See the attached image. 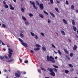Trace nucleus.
I'll use <instances>...</instances> for the list:
<instances>
[{"instance_id":"nucleus-1","label":"nucleus","mask_w":78,"mask_h":78,"mask_svg":"<svg viewBox=\"0 0 78 78\" xmlns=\"http://www.w3.org/2000/svg\"><path fill=\"white\" fill-rule=\"evenodd\" d=\"M47 59L48 61H51L53 63L55 62V61L54 60V58L51 56L49 57V56H47Z\"/></svg>"},{"instance_id":"nucleus-2","label":"nucleus","mask_w":78,"mask_h":78,"mask_svg":"<svg viewBox=\"0 0 78 78\" xmlns=\"http://www.w3.org/2000/svg\"><path fill=\"white\" fill-rule=\"evenodd\" d=\"M18 39L19 41H20V42H21V44H22V45H23V46H24L25 47H27L28 46V44H27L25 43H24L23 41L20 38H19Z\"/></svg>"},{"instance_id":"nucleus-3","label":"nucleus","mask_w":78,"mask_h":78,"mask_svg":"<svg viewBox=\"0 0 78 78\" xmlns=\"http://www.w3.org/2000/svg\"><path fill=\"white\" fill-rule=\"evenodd\" d=\"M12 52H13V51L12 49L10 48H8V53L9 54L8 55V56L10 58L11 57V55H12Z\"/></svg>"},{"instance_id":"nucleus-4","label":"nucleus","mask_w":78,"mask_h":78,"mask_svg":"<svg viewBox=\"0 0 78 78\" xmlns=\"http://www.w3.org/2000/svg\"><path fill=\"white\" fill-rule=\"evenodd\" d=\"M48 70L49 72H50V74L51 75L54 76H55V72H54L53 71V70L52 69L48 68Z\"/></svg>"},{"instance_id":"nucleus-5","label":"nucleus","mask_w":78,"mask_h":78,"mask_svg":"<svg viewBox=\"0 0 78 78\" xmlns=\"http://www.w3.org/2000/svg\"><path fill=\"white\" fill-rule=\"evenodd\" d=\"M17 72L18 73V74L17 73H15V75L16 77L19 78L20 77V72L18 71Z\"/></svg>"},{"instance_id":"nucleus-6","label":"nucleus","mask_w":78,"mask_h":78,"mask_svg":"<svg viewBox=\"0 0 78 78\" xmlns=\"http://www.w3.org/2000/svg\"><path fill=\"white\" fill-rule=\"evenodd\" d=\"M9 6L10 9H11L12 10H14V8L12 7V6L11 4H9Z\"/></svg>"},{"instance_id":"nucleus-7","label":"nucleus","mask_w":78,"mask_h":78,"mask_svg":"<svg viewBox=\"0 0 78 78\" xmlns=\"http://www.w3.org/2000/svg\"><path fill=\"white\" fill-rule=\"evenodd\" d=\"M40 7L41 9H44V5L42 4H40Z\"/></svg>"},{"instance_id":"nucleus-8","label":"nucleus","mask_w":78,"mask_h":78,"mask_svg":"<svg viewBox=\"0 0 78 78\" xmlns=\"http://www.w3.org/2000/svg\"><path fill=\"white\" fill-rule=\"evenodd\" d=\"M30 3L31 5H33V6H35V3L34 2H32L31 1L30 2Z\"/></svg>"},{"instance_id":"nucleus-9","label":"nucleus","mask_w":78,"mask_h":78,"mask_svg":"<svg viewBox=\"0 0 78 78\" xmlns=\"http://www.w3.org/2000/svg\"><path fill=\"white\" fill-rule=\"evenodd\" d=\"M77 48V46H76V45H75L74 46V47L73 48V50H74V51L76 50Z\"/></svg>"},{"instance_id":"nucleus-10","label":"nucleus","mask_w":78,"mask_h":78,"mask_svg":"<svg viewBox=\"0 0 78 78\" xmlns=\"http://www.w3.org/2000/svg\"><path fill=\"white\" fill-rule=\"evenodd\" d=\"M34 50H35V51H37L38 50H40V48H34Z\"/></svg>"},{"instance_id":"nucleus-11","label":"nucleus","mask_w":78,"mask_h":78,"mask_svg":"<svg viewBox=\"0 0 78 78\" xmlns=\"http://www.w3.org/2000/svg\"><path fill=\"white\" fill-rule=\"evenodd\" d=\"M62 20L63 22L65 23L66 24H67V21H66V20L65 19H63Z\"/></svg>"},{"instance_id":"nucleus-12","label":"nucleus","mask_w":78,"mask_h":78,"mask_svg":"<svg viewBox=\"0 0 78 78\" xmlns=\"http://www.w3.org/2000/svg\"><path fill=\"white\" fill-rule=\"evenodd\" d=\"M21 9L22 12H24L25 11V8L23 7H22L21 8Z\"/></svg>"},{"instance_id":"nucleus-13","label":"nucleus","mask_w":78,"mask_h":78,"mask_svg":"<svg viewBox=\"0 0 78 78\" xmlns=\"http://www.w3.org/2000/svg\"><path fill=\"white\" fill-rule=\"evenodd\" d=\"M50 14H51V16H52V17H55V15H54V14L51 12H50Z\"/></svg>"},{"instance_id":"nucleus-14","label":"nucleus","mask_w":78,"mask_h":78,"mask_svg":"<svg viewBox=\"0 0 78 78\" xmlns=\"http://www.w3.org/2000/svg\"><path fill=\"white\" fill-rule=\"evenodd\" d=\"M35 46L36 47H38V48H41V45L39 44H36Z\"/></svg>"},{"instance_id":"nucleus-15","label":"nucleus","mask_w":78,"mask_h":78,"mask_svg":"<svg viewBox=\"0 0 78 78\" xmlns=\"http://www.w3.org/2000/svg\"><path fill=\"white\" fill-rule=\"evenodd\" d=\"M61 33H62L63 35H64V36L66 35V34L65 33L64 31H61Z\"/></svg>"},{"instance_id":"nucleus-16","label":"nucleus","mask_w":78,"mask_h":78,"mask_svg":"<svg viewBox=\"0 0 78 78\" xmlns=\"http://www.w3.org/2000/svg\"><path fill=\"white\" fill-rule=\"evenodd\" d=\"M42 50H44V51H46V48H45V47H44V46H43L42 47Z\"/></svg>"},{"instance_id":"nucleus-17","label":"nucleus","mask_w":78,"mask_h":78,"mask_svg":"<svg viewBox=\"0 0 78 78\" xmlns=\"http://www.w3.org/2000/svg\"><path fill=\"white\" fill-rule=\"evenodd\" d=\"M25 24L26 25L28 26L29 25V23L28 21L25 22Z\"/></svg>"},{"instance_id":"nucleus-18","label":"nucleus","mask_w":78,"mask_h":78,"mask_svg":"<svg viewBox=\"0 0 78 78\" xmlns=\"http://www.w3.org/2000/svg\"><path fill=\"white\" fill-rule=\"evenodd\" d=\"M22 18L23 19V20L24 21H26V20H27V19H26V18H25V17L23 16H22Z\"/></svg>"},{"instance_id":"nucleus-19","label":"nucleus","mask_w":78,"mask_h":78,"mask_svg":"<svg viewBox=\"0 0 78 78\" xmlns=\"http://www.w3.org/2000/svg\"><path fill=\"white\" fill-rule=\"evenodd\" d=\"M73 30H74V31H76V27H75V26L73 27Z\"/></svg>"},{"instance_id":"nucleus-20","label":"nucleus","mask_w":78,"mask_h":78,"mask_svg":"<svg viewBox=\"0 0 78 78\" xmlns=\"http://www.w3.org/2000/svg\"><path fill=\"white\" fill-rule=\"evenodd\" d=\"M71 8L72 9H73V10L74 9V5H72L71 6Z\"/></svg>"},{"instance_id":"nucleus-21","label":"nucleus","mask_w":78,"mask_h":78,"mask_svg":"<svg viewBox=\"0 0 78 78\" xmlns=\"http://www.w3.org/2000/svg\"><path fill=\"white\" fill-rule=\"evenodd\" d=\"M39 16L40 17H41V18H42V19H43V18H44V16L42 14H39Z\"/></svg>"},{"instance_id":"nucleus-22","label":"nucleus","mask_w":78,"mask_h":78,"mask_svg":"<svg viewBox=\"0 0 78 78\" xmlns=\"http://www.w3.org/2000/svg\"><path fill=\"white\" fill-rule=\"evenodd\" d=\"M41 69L42 70H44V71H45V72H47V70H46V69H45L44 68H43L42 67H41Z\"/></svg>"},{"instance_id":"nucleus-23","label":"nucleus","mask_w":78,"mask_h":78,"mask_svg":"<svg viewBox=\"0 0 78 78\" xmlns=\"http://www.w3.org/2000/svg\"><path fill=\"white\" fill-rule=\"evenodd\" d=\"M30 34L32 36H34L35 34L33 32H30Z\"/></svg>"},{"instance_id":"nucleus-24","label":"nucleus","mask_w":78,"mask_h":78,"mask_svg":"<svg viewBox=\"0 0 78 78\" xmlns=\"http://www.w3.org/2000/svg\"><path fill=\"white\" fill-rule=\"evenodd\" d=\"M72 24L73 25H75V21L73 20H72Z\"/></svg>"},{"instance_id":"nucleus-25","label":"nucleus","mask_w":78,"mask_h":78,"mask_svg":"<svg viewBox=\"0 0 78 78\" xmlns=\"http://www.w3.org/2000/svg\"><path fill=\"white\" fill-rule=\"evenodd\" d=\"M64 51L66 53H67L68 54H69V51H67V50H66V49H64Z\"/></svg>"},{"instance_id":"nucleus-26","label":"nucleus","mask_w":78,"mask_h":78,"mask_svg":"<svg viewBox=\"0 0 78 78\" xmlns=\"http://www.w3.org/2000/svg\"><path fill=\"white\" fill-rule=\"evenodd\" d=\"M4 6L5 8H9V6L7 5H5Z\"/></svg>"},{"instance_id":"nucleus-27","label":"nucleus","mask_w":78,"mask_h":78,"mask_svg":"<svg viewBox=\"0 0 78 78\" xmlns=\"http://www.w3.org/2000/svg\"><path fill=\"white\" fill-rule=\"evenodd\" d=\"M35 37L36 39H38V37H37V34H36L35 35Z\"/></svg>"},{"instance_id":"nucleus-28","label":"nucleus","mask_w":78,"mask_h":78,"mask_svg":"<svg viewBox=\"0 0 78 78\" xmlns=\"http://www.w3.org/2000/svg\"><path fill=\"white\" fill-rule=\"evenodd\" d=\"M48 23H51V20H50L49 19H48Z\"/></svg>"},{"instance_id":"nucleus-29","label":"nucleus","mask_w":78,"mask_h":78,"mask_svg":"<svg viewBox=\"0 0 78 78\" xmlns=\"http://www.w3.org/2000/svg\"><path fill=\"white\" fill-rule=\"evenodd\" d=\"M36 3L37 5L38 6L39 5V2L38 1H36Z\"/></svg>"},{"instance_id":"nucleus-30","label":"nucleus","mask_w":78,"mask_h":78,"mask_svg":"<svg viewBox=\"0 0 78 78\" xmlns=\"http://www.w3.org/2000/svg\"><path fill=\"white\" fill-rule=\"evenodd\" d=\"M58 51L59 53V54L60 55H62V53H61V51H60L59 50H58Z\"/></svg>"},{"instance_id":"nucleus-31","label":"nucleus","mask_w":78,"mask_h":78,"mask_svg":"<svg viewBox=\"0 0 78 78\" xmlns=\"http://www.w3.org/2000/svg\"><path fill=\"white\" fill-rule=\"evenodd\" d=\"M20 36H21V37H24V36L23 35V34H22V33L20 34Z\"/></svg>"},{"instance_id":"nucleus-32","label":"nucleus","mask_w":78,"mask_h":78,"mask_svg":"<svg viewBox=\"0 0 78 78\" xmlns=\"http://www.w3.org/2000/svg\"><path fill=\"white\" fill-rule=\"evenodd\" d=\"M29 16H30V17H32V16H33V14H32V13H29Z\"/></svg>"},{"instance_id":"nucleus-33","label":"nucleus","mask_w":78,"mask_h":78,"mask_svg":"<svg viewBox=\"0 0 78 78\" xmlns=\"http://www.w3.org/2000/svg\"><path fill=\"white\" fill-rule=\"evenodd\" d=\"M70 56H71V57H72L73 56V54L72 53H71L70 54Z\"/></svg>"},{"instance_id":"nucleus-34","label":"nucleus","mask_w":78,"mask_h":78,"mask_svg":"<svg viewBox=\"0 0 78 78\" xmlns=\"http://www.w3.org/2000/svg\"><path fill=\"white\" fill-rule=\"evenodd\" d=\"M1 42H2V45H5V44H4V43H3L2 41H1L0 42V44H1Z\"/></svg>"},{"instance_id":"nucleus-35","label":"nucleus","mask_w":78,"mask_h":78,"mask_svg":"<svg viewBox=\"0 0 78 78\" xmlns=\"http://www.w3.org/2000/svg\"><path fill=\"white\" fill-rule=\"evenodd\" d=\"M53 67H54L55 68H56L57 69H58V66H54L53 65Z\"/></svg>"},{"instance_id":"nucleus-36","label":"nucleus","mask_w":78,"mask_h":78,"mask_svg":"<svg viewBox=\"0 0 78 78\" xmlns=\"http://www.w3.org/2000/svg\"><path fill=\"white\" fill-rule=\"evenodd\" d=\"M55 9L57 12H59V10H58V9L57 8H55Z\"/></svg>"},{"instance_id":"nucleus-37","label":"nucleus","mask_w":78,"mask_h":78,"mask_svg":"<svg viewBox=\"0 0 78 78\" xmlns=\"http://www.w3.org/2000/svg\"><path fill=\"white\" fill-rule=\"evenodd\" d=\"M43 12L44 14H47V15H48V13H47V12L45 11H43Z\"/></svg>"},{"instance_id":"nucleus-38","label":"nucleus","mask_w":78,"mask_h":78,"mask_svg":"<svg viewBox=\"0 0 78 78\" xmlns=\"http://www.w3.org/2000/svg\"><path fill=\"white\" fill-rule=\"evenodd\" d=\"M69 66L70 67H73V66L71 64H69Z\"/></svg>"},{"instance_id":"nucleus-39","label":"nucleus","mask_w":78,"mask_h":78,"mask_svg":"<svg viewBox=\"0 0 78 78\" xmlns=\"http://www.w3.org/2000/svg\"><path fill=\"white\" fill-rule=\"evenodd\" d=\"M12 61H13V60L11 59L8 61V62H12Z\"/></svg>"},{"instance_id":"nucleus-40","label":"nucleus","mask_w":78,"mask_h":78,"mask_svg":"<svg viewBox=\"0 0 78 78\" xmlns=\"http://www.w3.org/2000/svg\"><path fill=\"white\" fill-rule=\"evenodd\" d=\"M51 46L53 48H56V47H55V46L53 44H51Z\"/></svg>"},{"instance_id":"nucleus-41","label":"nucleus","mask_w":78,"mask_h":78,"mask_svg":"<svg viewBox=\"0 0 78 78\" xmlns=\"http://www.w3.org/2000/svg\"><path fill=\"white\" fill-rule=\"evenodd\" d=\"M3 3L4 4V6H5V5H6V2H5L3 1Z\"/></svg>"},{"instance_id":"nucleus-42","label":"nucleus","mask_w":78,"mask_h":78,"mask_svg":"<svg viewBox=\"0 0 78 78\" xmlns=\"http://www.w3.org/2000/svg\"><path fill=\"white\" fill-rule=\"evenodd\" d=\"M4 57L3 56H0V58L1 59H3Z\"/></svg>"},{"instance_id":"nucleus-43","label":"nucleus","mask_w":78,"mask_h":78,"mask_svg":"<svg viewBox=\"0 0 78 78\" xmlns=\"http://www.w3.org/2000/svg\"><path fill=\"white\" fill-rule=\"evenodd\" d=\"M53 70L55 72H57L58 71V70H57V69L55 68Z\"/></svg>"},{"instance_id":"nucleus-44","label":"nucleus","mask_w":78,"mask_h":78,"mask_svg":"<svg viewBox=\"0 0 78 78\" xmlns=\"http://www.w3.org/2000/svg\"><path fill=\"white\" fill-rule=\"evenodd\" d=\"M65 73H66L67 74V73H69V71H68V70H66L65 71Z\"/></svg>"},{"instance_id":"nucleus-45","label":"nucleus","mask_w":78,"mask_h":78,"mask_svg":"<svg viewBox=\"0 0 78 78\" xmlns=\"http://www.w3.org/2000/svg\"><path fill=\"white\" fill-rule=\"evenodd\" d=\"M66 5H69V2H68V1H67V0L66 1Z\"/></svg>"},{"instance_id":"nucleus-46","label":"nucleus","mask_w":78,"mask_h":78,"mask_svg":"<svg viewBox=\"0 0 78 78\" xmlns=\"http://www.w3.org/2000/svg\"><path fill=\"white\" fill-rule=\"evenodd\" d=\"M50 2L52 4H53L54 3L53 0H50Z\"/></svg>"},{"instance_id":"nucleus-47","label":"nucleus","mask_w":78,"mask_h":78,"mask_svg":"<svg viewBox=\"0 0 78 78\" xmlns=\"http://www.w3.org/2000/svg\"><path fill=\"white\" fill-rule=\"evenodd\" d=\"M2 26L3 28H6V26L5 24H2Z\"/></svg>"},{"instance_id":"nucleus-48","label":"nucleus","mask_w":78,"mask_h":78,"mask_svg":"<svg viewBox=\"0 0 78 78\" xmlns=\"http://www.w3.org/2000/svg\"><path fill=\"white\" fill-rule=\"evenodd\" d=\"M33 7H34V9H37V7L35 6V5L33 6Z\"/></svg>"},{"instance_id":"nucleus-49","label":"nucleus","mask_w":78,"mask_h":78,"mask_svg":"<svg viewBox=\"0 0 78 78\" xmlns=\"http://www.w3.org/2000/svg\"><path fill=\"white\" fill-rule=\"evenodd\" d=\"M40 34L41 35H42V36H44V34L43 33H41Z\"/></svg>"},{"instance_id":"nucleus-50","label":"nucleus","mask_w":78,"mask_h":78,"mask_svg":"<svg viewBox=\"0 0 78 78\" xmlns=\"http://www.w3.org/2000/svg\"><path fill=\"white\" fill-rule=\"evenodd\" d=\"M28 60H26L24 61V62L26 63L27 64V63H28Z\"/></svg>"},{"instance_id":"nucleus-51","label":"nucleus","mask_w":78,"mask_h":78,"mask_svg":"<svg viewBox=\"0 0 78 78\" xmlns=\"http://www.w3.org/2000/svg\"><path fill=\"white\" fill-rule=\"evenodd\" d=\"M56 1L57 2V3H60V2H59V1L58 0H56Z\"/></svg>"},{"instance_id":"nucleus-52","label":"nucleus","mask_w":78,"mask_h":78,"mask_svg":"<svg viewBox=\"0 0 78 78\" xmlns=\"http://www.w3.org/2000/svg\"><path fill=\"white\" fill-rule=\"evenodd\" d=\"M38 72H39V73H41V70H39V69L38 70Z\"/></svg>"},{"instance_id":"nucleus-53","label":"nucleus","mask_w":78,"mask_h":78,"mask_svg":"<svg viewBox=\"0 0 78 78\" xmlns=\"http://www.w3.org/2000/svg\"><path fill=\"white\" fill-rule=\"evenodd\" d=\"M30 52L32 53H34V51H33V50H30Z\"/></svg>"},{"instance_id":"nucleus-54","label":"nucleus","mask_w":78,"mask_h":78,"mask_svg":"<svg viewBox=\"0 0 78 78\" xmlns=\"http://www.w3.org/2000/svg\"><path fill=\"white\" fill-rule=\"evenodd\" d=\"M68 42H71V40L70 39H69Z\"/></svg>"},{"instance_id":"nucleus-55","label":"nucleus","mask_w":78,"mask_h":78,"mask_svg":"<svg viewBox=\"0 0 78 78\" xmlns=\"http://www.w3.org/2000/svg\"><path fill=\"white\" fill-rule=\"evenodd\" d=\"M19 61H20V62H22V60H21V59H20V57H19Z\"/></svg>"},{"instance_id":"nucleus-56","label":"nucleus","mask_w":78,"mask_h":78,"mask_svg":"<svg viewBox=\"0 0 78 78\" xmlns=\"http://www.w3.org/2000/svg\"><path fill=\"white\" fill-rule=\"evenodd\" d=\"M5 58H6V59H7L8 58V57H7V56H6L5 55Z\"/></svg>"},{"instance_id":"nucleus-57","label":"nucleus","mask_w":78,"mask_h":78,"mask_svg":"<svg viewBox=\"0 0 78 78\" xmlns=\"http://www.w3.org/2000/svg\"><path fill=\"white\" fill-rule=\"evenodd\" d=\"M76 12H78V10H76Z\"/></svg>"},{"instance_id":"nucleus-58","label":"nucleus","mask_w":78,"mask_h":78,"mask_svg":"<svg viewBox=\"0 0 78 78\" xmlns=\"http://www.w3.org/2000/svg\"><path fill=\"white\" fill-rule=\"evenodd\" d=\"M13 1L16 3V0H13Z\"/></svg>"},{"instance_id":"nucleus-59","label":"nucleus","mask_w":78,"mask_h":78,"mask_svg":"<svg viewBox=\"0 0 78 78\" xmlns=\"http://www.w3.org/2000/svg\"><path fill=\"white\" fill-rule=\"evenodd\" d=\"M55 59H58V57L56 56L55 57Z\"/></svg>"},{"instance_id":"nucleus-60","label":"nucleus","mask_w":78,"mask_h":78,"mask_svg":"<svg viewBox=\"0 0 78 78\" xmlns=\"http://www.w3.org/2000/svg\"><path fill=\"white\" fill-rule=\"evenodd\" d=\"M54 52L55 53H56V54H57V52H56V51H54Z\"/></svg>"},{"instance_id":"nucleus-61","label":"nucleus","mask_w":78,"mask_h":78,"mask_svg":"<svg viewBox=\"0 0 78 78\" xmlns=\"http://www.w3.org/2000/svg\"><path fill=\"white\" fill-rule=\"evenodd\" d=\"M3 50H4V51H5V50H6V49H5V48H4L3 49Z\"/></svg>"},{"instance_id":"nucleus-62","label":"nucleus","mask_w":78,"mask_h":78,"mask_svg":"<svg viewBox=\"0 0 78 78\" xmlns=\"http://www.w3.org/2000/svg\"><path fill=\"white\" fill-rule=\"evenodd\" d=\"M23 74H26V72H24L23 73Z\"/></svg>"},{"instance_id":"nucleus-63","label":"nucleus","mask_w":78,"mask_h":78,"mask_svg":"<svg viewBox=\"0 0 78 78\" xmlns=\"http://www.w3.org/2000/svg\"><path fill=\"white\" fill-rule=\"evenodd\" d=\"M4 71H5V72H6L7 70H6V69H5V70H4Z\"/></svg>"},{"instance_id":"nucleus-64","label":"nucleus","mask_w":78,"mask_h":78,"mask_svg":"<svg viewBox=\"0 0 78 78\" xmlns=\"http://www.w3.org/2000/svg\"><path fill=\"white\" fill-rule=\"evenodd\" d=\"M45 78H50V77H45Z\"/></svg>"}]
</instances>
